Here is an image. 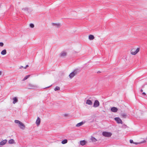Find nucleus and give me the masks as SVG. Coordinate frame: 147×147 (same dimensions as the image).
Listing matches in <instances>:
<instances>
[{"instance_id":"obj_31","label":"nucleus","mask_w":147,"mask_h":147,"mask_svg":"<svg viewBox=\"0 0 147 147\" xmlns=\"http://www.w3.org/2000/svg\"><path fill=\"white\" fill-rule=\"evenodd\" d=\"M143 91V90L142 89H141L140 90V92H142Z\"/></svg>"},{"instance_id":"obj_32","label":"nucleus","mask_w":147,"mask_h":147,"mask_svg":"<svg viewBox=\"0 0 147 147\" xmlns=\"http://www.w3.org/2000/svg\"><path fill=\"white\" fill-rule=\"evenodd\" d=\"M2 72L1 71H0V75H1V74Z\"/></svg>"},{"instance_id":"obj_21","label":"nucleus","mask_w":147,"mask_h":147,"mask_svg":"<svg viewBox=\"0 0 147 147\" xmlns=\"http://www.w3.org/2000/svg\"><path fill=\"white\" fill-rule=\"evenodd\" d=\"M67 140L66 139H65L61 142V143L63 144H64L67 143Z\"/></svg>"},{"instance_id":"obj_29","label":"nucleus","mask_w":147,"mask_h":147,"mask_svg":"<svg viewBox=\"0 0 147 147\" xmlns=\"http://www.w3.org/2000/svg\"><path fill=\"white\" fill-rule=\"evenodd\" d=\"M55 25L57 27H59L60 26V25L59 24H55Z\"/></svg>"},{"instance_id":"obj_8","label":"nucleus","mask_w":147,"mask_h":147,"mask_svg":"<svg viewBox=\"0 0 147 147\" xmlns=\"http://www.w3.org/2000/svg\"><path fill=\"white\" fill-rule=\"evenodd\" d=\"M36 87V86L31 83H30L28 84V87L29 89H33Z\"/></svg>"},{"instance_id":"obj_13","label":"nucleus","mask_w":147,"mask_h":147,"mask_svg":"<svg viewBox=\"0 0 147 147\" xmlns=\"http://www.w3.org/2000/svg\"><path fill=\"white\" fill-rule=\"evenodd\" d=\"M86 103V104L90 105H91L92 104V102L90 100H87Z\"/></svg>"},{"instance_id":"obj_4","label":"nucleus","mask_w":147,"mask_h":147,"mask_svg":"<svg viewBox=\"0 0 147 147\" xmlns=\"http://www.w3.org/2000/svg\"><path fill=\"white\" fill-rule=\"evenodd\" d=\"M67 53L66 51H62L59 54V56L61 57H64L66 56Z\"/></svg>"},{"instance_id":"obj_3","label":"nucleus","mask_w":147,"mask_h":147,"mask_svg":"<svg viewBox=\"0 0 147 147\" xmlns=\"http://www.w3.org/2000/svg\"><path fill=\"white\" fill-rule=\"evenodd\" d=\"M90 140L91 141L90 142L94 143H96V142L98 141L96 139L92 136H91L90 138Z\"/></svg>"},{"instance_id":"obj_19","label":"nucleus","mask_w":147,"mask_h":147,"mask_svg":"<svg viewBox=\"0 0 147 147\" xmlns=\"http://www.w3.org/2000/svg\"><path fill=\"white\" fill-rule=\"evenodd\" d=\"M13 104H15L16 102H17L18 100L17 98L16 97H14V98H13Z\"/></svg>"},{"instance_id":"obj_24","label":"nucleus","mask_w":147,"mask_h":147,"mask_svg":"<svg viewBox=\"0 0 147 147\" xmlns=\"http://www.w3.org/2000/svg\"><path fill=\"white\" fill-rule=\"evenodd\" d=\"M15 122L16 123L18 124H19V123H21V122L18 120H15Z\"/></svg>"},{"instance_id":"obj_14","label":"nucleus","mask_w":147,"mask_h":147,"mask_svg":"<svg viewBox=\"0 0 147 147\" xmlns=\"http://www.w3.org/2000/svg\"><path fill=\"white\" fill-rule=\"evenodd\" d=\"M129 142H130V143L131 144L133 143L136 145H137L138 144H140L141 143L140 142H133V140H129Z\"/></svg>"},{"instance_id":"obj_9","label":"nucleus","mask_w":147,"mask_h":147,"mask_svg":"<svg viewBox=\"0 0 147 147\" xmlns=\"http://www.w3.org/2000/svg\"><path fill=\"white\" fill-rule=\"evenodd\" d=\"M40 119L39 117H38L36 119V125L37 126H38L40 124Z\"/></svg>"},{"instance_id":"obj_2","label":"nucleus","mask_w":147,"mask_h":147,"mask_svg":"<svg viewBox=\"0 0 147 147\" xmlns=\"http://www.w3.org/2000/svg\"><path fill=\"white\" fill-rule=\"evenodd\" d=\"M103 136L106 137H110L112 135V134L110 132L103 131L102 133Z\"/></svg>"},{"instance_id":"obj_23","label":"nucleus","mask_w":147,"mask_h":147,"mask_svg":"<svg viewBox=\"0 0 147 147\" xmlns=\"http://www.w3.org/2000/svg\"><path fill=\"white\" fill-rule=\"evenodd\" d=\"M60 88L58 86H56L54 89V90L55 91L60 90Z\"/></svg>"},{"instance_id":"obj_6","label":"nucleus","mask_w":147,"mask_h":147,"mask_svg":"<svg viewBox=\"0 0 147 147\" xmlns=\"http://www.w3.org/2000/svg\"><path fill=\"white\" fill-rule=\"evenodd\" d=\"M99 105V102L97 100H95L94 103L93 107H97Z\"/></svg>"},{"instance_id":"obj_20","label":"nucleus","mask_w":147,"mask_h":147,"mask_svg":"<svg viewBox=\"0 0 147 147\" xmlns=\"http://www.w3.org/2000/svg\"><path fill=\"white\" fill-rule=\"evenodd\" d=\"M8 142L10 144H13L14 143V141L13 139H11Z\"/></svg>"},{"instance_id":"obj_17","label":"nucleus","mask_w":147,"mask_h":147,"mask_svg":"<svg viewBox=\"0 0 147 147\" xmlns=\"http://www.w3.org/2000/svg\"><path fill=\"white\" fill-rule=\"evenodd\" d=\"M86 142L85 140H83L80 142V144L81 145L83 146L85 144Z\"/></svg>"},{"instance_id":"obj_30","label":"nucleus","mask_w":147,"mask_h":147,"mask_svg":"<svg viewBox=\"0 0 147 147\" xmlns=\"http://www.w3.org/2000/svg\"><path fill=\"white\" fill-rule=\"evenodd\" d=\"M142 94L144 96H145L146 95V93L144 92H143L142 93Z\"/></svg>"},{"instance_id":"obj_7","label":"nucleus","mask_w":147,"mask_h":147,"mask_svg":"<svg viewBox=\"0 0 147 147\" xmlns=\"http://www.w3.org/2000/svg\"><path fill=\"white\" fill-rule=\"evenodd\" d=\"M76 74V71H74L72 72L69 75V77L71 78H73Z\"/></svg>"},{"instance_id":"obj_27","label":"nucleus","mask_w":147,"mask_h":147,"mask_svg":"<svg viewBox=\"0 0 147 147\" xmlns=\"http://www.w3.org/2000/svg\"><path fill=\"white\" fill-rule=\"evenodd\" d=\"M30 26L31 28H33L34 27V25L33 24H30Z\"/></svg>"},{"instance_id":"obj_15","label":"nucleus","mask_w":147,"mask_h":147,"mask_svg":"<svg viewBox=\"0 0 147 147\" xmlns=\"http://www.w3.org/2000/svg\"><path fill=\"white\" fill-rule=\"evenodd\" d=\"M89 39L90 40H92L94 38V37L92 35H90L88 36Z\"/></svg>"},{"instance_id":"obj_12","label":"nucleus","mask_w":147,"mask_h":147,"mask_svg":"<svg viewBox=\"0 0 147 147\" xmlns=\"http://www.w3.org/2000/svg\"><path fill=\"white\" fill-rule=\"evenodd\" d=\"M7 142V141L6 140H3L0 142V145H3L6 143Z\"/></svg>"},{"instance_id":"obj_16","label":"nucleus","mask_w":147,"mask_h":147,"mask_svg":"<svg viewBox=\"0 0 147 147\" xmlns=\"http://www.w3.org/2000/svg\"><path fill=\"white\" fill-rule=\"evenodd\" d=\"M7 53L6 50L5 49L3 50L1 52V54L3 55H5Z\"/></svg>"},{"instance_id":"obj_11","label":"nucleus","mask_w":147,"mask_h":147,"mask_svg":"<svg viewBox=\"0 0 147 147\" xmlns=\"http://www.w3.org/2000/svg\"><path fill=\"white\" fill-rule=\"evenodd\" d=\"M18 126L21 129H24L25 128V126L21 122V123H20L19 124Z\"/></svg>"},{"instance_id":"obj_22","label":"nucleus","mask_w":147,"mask_h":147,"mask_svg":"<svg viewBox=\"0 0 147 147\" xmlns=\"http://www.w3.org/2000/svg\"><path fill=\"white\" fill-rule=\"evenodd\" d=\"M30 76V75H28L26 76L23 79L22 81H24L27 79Z\"/></svg>"},{"instance_id":"obj_5","label":"nucleus","mask_w":147,"mask_h":147,"mask_svg":"<svg viewBox=\"0 0 147 147\" xmlns=\"http://www.w3.org/2000/svg\"><path fill=\"white\" fill-rule=\"evenodd\" d=\"M115 120L118 123H122V121L121 120L119 117H115L114 118Z\"/></svg>"},{"instance_id":"obj_28","label":"nucleus","mask_w":147,"mask_h":147,"mask_svg":"<svg viewBox=\"0 0 147 147\" xmlns=\"http://www.w3.org/2000/svg\"><path fill=\"white\" fill-rule=\"evenodd\" d=\"M4 45V44L3 42H0V47H3Z\"/></svg>"},{"instance_id":"obj_1","label":"nucleus","mask_w":147,"mask_h":147,"mask_svg":"<svg viewBox=\"0 0 147 147\" xmlns=\"http://www.w3.org/2000/svg\"><path fill=\"white\" fill-rule=\"evenodd\" d=\"M139 50L140 49L138 48H132L131 50V54L133 55H135L139 51Z\"/></svg>"},{"instance_id":"obj_18","label":"nucleus","mask_w":147,"mask_h":147,"mask_svg":"<svg viewBox=\"0 0 147 147\" xmlns=\"http://www.w3.org/2000/svg\"><path fill=\"white\" fill-rule=\"evenodd\" d=\"M84 123L82 122H81L80 123H78L76 125V127H80Z\"/></svg>"},{"instance_id":"obj_25","label":"nucleus","mask_w":147,"mask_h":147,"mask_svg":"<svg viewBox=\"0 0 147 147\" xmlns=\"http://www.w3.org/2000/svg\"><path fill=\"white\" fill-rule=\"evenodd\" d=\"M121 116L124 118H125L126 117V115L125 113H123L121 114Z\"/></svg>"},{"instance_id":"obj_26","label":"nucleus","mask_w":147,"mask_h":147,"mask_svg":"<svg viewBox=\"0 0 147 147\" xmlns=\"http://www.w3.org/2000/svg\"><path fill=\"white\" fill-rule=\"evenodd\" d=\"M28 65H26V66L25 67H23V66H21V67H20V69H22V68H24V69H26V67H28Z\"/></svg>"},{"instance_id":"obj_10","label":"nucleus","mask_w":147,"mask_h":147,"mask_svg":"<svg viewBox=\"0 0 147 147\" xmlns=\"http://www.w3.org/2000/svg\"><path fill=\"white\" fill-rule=\"evenodd\" d=\"M118 110V109L117 108L115 107H112L111 109V111L114 113L116 112Z\"/></svg>"}]
</instances>
